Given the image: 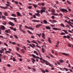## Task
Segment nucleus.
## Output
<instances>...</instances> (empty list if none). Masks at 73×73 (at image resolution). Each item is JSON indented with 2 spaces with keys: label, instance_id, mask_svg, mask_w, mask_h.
Returning <instances> with one entry per match:
<instances>
[{
  "label": "nucleus",
  "instance_id": "473e14b6",
  "mask_svg": "<svg viewBox=\"0 0 73 73\" xmlns=\"http://www.w3.org/2000/svg\"><path fill=\"white\" fill-rule=\"evenodd\" d=\"M33 6L34 8H37V5L34 4L33 5Z\"/></svg>",
  "mask_w": 73,
  "mask_h": 73
},
{
  "label": "nucleus",
  "instance_id": "7c9ffc66",
  "mask_svg": "<svg viewBox=\"0 0 73 73\" xmlns=\"http://www.w3.org/2000/svg\"><path fill=\"white\" fill-rule=\"evenodd\" d=\"M59 69L60 70H62L63 71H64V68H59Z\"/></svg>",
  "mask_w": 73,
  "mask_h": 73
},
{
  "label": "nucleus",
  "instance_id": "6e6552de",
  "mask_svg": "<svg viewBox=\"0 0 73 73\" xmlns=\"http://www.w3.org/2000/svg\"><path fill=\"white\" fill-rule=\"evenodd\" d=\"M43 61H44V62H46L45 64H46V65H48L49 64V62H48V61L47 60L46 61V60H44Z\"/></svg>",
  "mask_w": 73,
  "mask_h": 73
},
{
  "label": "nucleus",
  "instance_id": "4d7b16f0",
  "mask_svg": "<svg viewBox=\"0 0 73 73\" xmlns=\"http://www.w3.org/2000/svg\"><path fill=\"white\" fill-rule=\"evenodd\" d=\"M53 21L54 23H57V21L54 20H53Z\"/></svg>",
  "mask_w": 73,
  "mask_h": 73
},
{
  "label": "nucleus",
  "instance_id": "a878e982",
  "mask_svg": "<svg viewBox=\"0 0 73 73\" xmlns=\"http://www.w3.org/2000/svg\"><path fill=\"white\" fill-rule=\"evenodd\" d=\"M62 31H63V32H64L65 33H66V34H68V32L66 31L65 30H62Z\"/></svg>",
  "mask_w": 73,
  "mask_h": 73
},
{
  "label": "nucleus",
  "instance_id": "e2e57ef3",
  "mask_svg": "<svg viewBox=\"0 0 73 73\" xmlns=\"http://www.w3.org/2000/svg\"><path fill=\"white\" fill-rule=\"evenodd\" d=\"M13 30L14 31H16V29L13 28Z\"/></svg>",
  "mask_w": 73,
  "mask_h": 73
},
{
  "label": "nucleus",
  "instance_id": "9d476101",
  "mask_svg": "<svg viewBox=\"0 0 73 73\" xmlns=\"http://www.w3.org/2000/svg\"><path fill=\"white\" fill-rule=\"evenodd\" d=\"M32 21L33 22H36V23H39V22H40L39 21L36 20H33Z\"/></svg>",
  "mask_w": 73,
  "mask_h": 73
},
{
  "label": "nucleus",
  "instance_id": "0eeeda50",
  "mask_svg": "<svg viewBox=\"0 0 73 73\" xmlns=\"http://www.w3.org/2000/svg\"><path fill=\"white\" fill-rule=\"evenodd\" d=\"M9 25H11V26H14V24L11 22H9Z\"/></svg>",
  "mask_w": 73,
  "mask_h": 73
},
{
  "label": "nucleus",
  "instance_id": "e433bc0d",
  "mask_svg": "<svg viewBox=\"0 0 73 73\" xmlns=\"http://www.w3.org/2000/svg\"><path fill=\"white\" fill-rule=\"evenodd\" d=\"M2 18L3 19H6L5 17L3 15L2 16Z\"/></svg>",
  "mask_w": 73,
  "mask_h": 73
},
{
  "label": "nucleus",
  "instance_id": "bb28decb",
  "mask_svg": "<svg viewBox=\"0 0 73 73\" xmlns=\"http://www.w3.org/2000/svg\"><path fill=\"white\" fill-rule=\"evenodd\" d=\"M4 14L5 16H8V13H5Z\"/></svg>",
  "mask_w": 73,
  "mask_h": 73
},
{
  "label": "nucleus",
  "instance_id": "a211bd4d",
  "mask_svg": "<svg viewBox=\"0 0 73 73\" xmlns=\"http://www.w3.org/2000/svg\"><path fill=\"white\" fill-rule=\"evenodd\" d=\"M49 54V56H50V57H52V58H54V56H53V55H52V54Z\"/></svg>",
  "mask_w": 73,
  "mask_h": 73
},
{
  "label": "nucleus",
  "instance_id": "2eb2a0df",
  "mask_svg": "<svg viewBox=\"0 0 73 73\" xmlns=\"http://www.w3.org/2000/svg\"><path fill=\"white\" fill-rule=\"evenodd\" d=\"M45 28L46 29H51V28L49 26H46Z\"/></svg>",
  "mask_w": 73,
  "mask_h": 73
},
{
  "label": "nucleus",
  "instance_id": "7ed1b4c3",
  "mask_svg": "<svg viewBox=\"0 0 73 73\" xmlns=\"http://www.w3.org/2000/svg\"><path fill=\"white\" fill-rule=\"evenodd\" d=\"M53 29H54V30H55V31H61V29H60L56 28H53Z\"/></svg>",
  "mask_w": 73,
  "mask_h": 73
},
{
  "label": "nucleus",
  "instance_id": "412c9836",
  "mask_svg": "<svg viewBox=\"0 0 73 73\" xmlns=\"http://www.w3.org/2000/svg\"><path fill=\"white\" fill-rule=\"evenodd\" d=\"M35 15H36V16H37L38 17H40V13H35Z\"/></svg>",
  "mask_w": 73,
  "mask_h": 73
},
{
  "label": "nucleus",
  "instance_id": "393cba45",
  "mask_svg": "<svg viewBox=\"0 0 73 73\" xmlns=\"http://www.w3.org/2000/svg\"><path fill=\"white\" fill-rule=\"evenodd\" d=\"M52 15H54L55 16H58V14L54 13H52Z\"/></svg>",
  "mask_w": 73,
  "mask_h": 73
},
{
  "label": "nucleus",
  "instance_id": "f8f14e48",
  "mask_svg": "<svg viewBox=\"0 0 73 73\" xmlns=\"http://www.w3.org/2000/svg\"><path fill=\"white\" fill-rule=\"evenodd\" d=\"M17 16H22V15H21V14L19 12H17Z\"/></svg>",
  "mask_w": 73,
  "mask_h": 73
},
{
  "label": "nucleus",
  "instance_id": "774afa93",
  "mask_svg": "<svg viewBox=\"0 0 73 73\" xmlns=\"http://www.w3.org/2000/svg\"><path fill=\"white\" fill-rule=\"evenodd\" d=\"M18 56H19V57H21V58L22 57L21 56V55H20L19 54H18Z\"/></svg>",
  "mask_w": 73,
  "mask_h": 73
},
{
  "label": "nucleus",
  "instance_id": "a19ab883",
  "mask_svg": "<svg viewBox=\"0 0 73 73\" xmlns=\"http://www.w3.org/2000/svg\"><path fill=\"white\" fill-rule=\"evenodd\" d=\"M51 18H52L53 19H55V17L54 16H52L51 17Z\"/></svg>",
  "mask_w": 73,
  "mask_h": 73
},
{
  "label": "nucleus",
  "instance_id": "423d86ee",
  "mask_svg": "<svg viewBox=\"0 0 73 73\" xmlns=\"http://www.w3.org/2000/svg\"><path fill=\"white\" fill-rule=\"evenodd\" d=\"M0 8H2V9H6L8 8V7H3V6H0Z\"/></svg>",
  "mask_w": 73,
  "mask_h": 73
},
{
  "label": "nucleus",
  "instance_id": "8fccbe9b",
  "mask_svg": "<svg viewBox=\"0 0 73 73\" xmlns=\"http://www.w3.org/2000/svg\"><path fill=\"white\" fill-rule=\"evenodd\" d=\"M21 52H22V53H24V49H22Z\"/></svg>",
  "mask_w": 73,
  "mask_h": 73
},
{
  "label": "nucleus",
  "instance_id": "338daca9",
  "mask_svg": "<svg viewBox=\"0 0 73 73\" xmlns=\"http://www.w3.org/2000/svg\"><path fill=\"white\" fill-rule=\"evenodd\" d=\"M42 5L43 6H44V5H45V3H42Z\"/></svg>",
  "mask_w": 73,
  "mask_h": 73
},
{
  "label": "nucleus",
  "instance_id": "37998d69",
  "mask_svg": "<svg viewBox=\"0 0 73 73\" xmlns=\"http://www.w3.org/2000/svg\"><path fill=\"white\" fill-rule=\"evenodd\" d=\"M14 37H15L16 38H18V37H17V36L16 35H14Z\"/></svg>",
  "mask_w": 73,
  "mask_h": 73
},
{
  "label": "nucleus",
  "instance_id": "f704fd0d",
  "mask_svg": "<svg viewBox=\"0 0 73 73\" xmlns=\"http://www.w3.org/2000/svg\"><path fill=\"white\" fill-rule=\"evenodd\" d=\"M67 2L68 3V4H71V3H70L69 1H67Z\"/></svg>",
  "mask_w": 73,
  "mask_h": 73
},
{
  "label": "nucleus",
  "instance_id": "4be33fe9",
  "mask_svg": "<svg viewBox=\"0 0 73 73\" xmlns=\"http://www.w3.org/2000/svg\"><path fill=\"white\" fill-rule=\"evenodd\" d=\"M42 53H44L45 52V49L44 48H42Z\"/></svg>",
  "mask_w": 73,
  "mask_h": 73
},
{
  "label": "nucleus",
  "instance_id": "49530a36",
  "mask_svg": "<svg viewBox=\"0 0 73 73\" xmlns=\"http://www.w3.org/2000/svg\"><path fill=\"white\" fill-rule=\"evenodd\" d=\"M64 69H65V70H66V71H68V70L67 69V68H64Z\"/></svg>",
  "mask_w": 73,
  "mask_h": 73
},
{
  "label": "nucleus",
  "instance_id": "2f4dec72",
  "mask_svg": "<svg viewBox=\"0 0 73 73\" xmlns=\"http://www.w3.org/2000/svg\"><path fill=\"white\" fill-rule=\"evenodd\" d=\"M61 35H66L65 33H62L60 34Z\"/></svg>",
  "mask_w": 73,
  "mask_h": 73
},
{
  "label": "nucleus",
  "instance_id": "6ab92c4d",
  "mask_svg": "<svg viewBox=\"0 0 73 73\" xmlns=\"http://www.w3.org/2000/svg\"><path fill=\"white\" fill-rule=\"evenodd\" d=\"M48 42H49L50 43H51L52 41L50 40V38H48Z\"/></svg>",
  "mask_w": 73,
  "mask_h": 73
},
{
  "label": "nucleus",
  "instance_id": "a18cd8bd",
  "mask_svg": "<svg viewBox=\"0 0 73 73\" xmlns=\"http://www.w3.org/2000/svg\"><path fill=\"white\" fill-rule=\"evenodd\" d=\"M5 53H11V52H10L9 51H5Z\"/></svg>",
  "mask_w": 73,
  "mask_h": 73
},
{
  "label": "nucleus",
  "instance_id": "6e6d98bb",
  "mask_svg": "<svg viewBox=\"0 0 73 73\" xmlns=\"http://www.w3.org/2000/svg\"><path fill=\"white\" fill-rule=\"evenodd\" d=\"M41 71L42 72H43L44 73H45V70H41Z\"/></svg>",
  "mask_w": 73,
  "mask_h": 73
},
{
  "label": "nucleus",
  "instance_id": "c756f323",
  "mask_svg": "<svg viewBox=\"0 0 73 73\" xmlns=\"http://www.w3.org/2000/svg\"><path fill=\"white\" fill-rule=\"evenodd\" d=\"M27 32H29V33H30V34H31V35H32V33L31 32V31H27Z\"/></svg>",
  "mask_w": 73,
  "mask_h": 73
},
{
  "label": "nucleus",
  "instance_id": "bf43d9fd",
  "mask_svg": "<svg viewBox=\"0 0 73 73\" xmlns=\"http://www.w3.org/2000/svg\"><path fill=\"white\" fill-rule=\"evenodd\" d=\"M45 36V34L44 33H42V37Z\"/></svg>",
  "mask_w": 73,
  "mask_h": 73
},
{
  "label": "nucleus",
  "instance_id": "cd10ccee",
  "mask_svg": "<svg viewBox=\"0 0 73 73\" xmlns=\"http://www.w3.org/2000/svg\"><path fill=\"white\" fill-rule=\"evenodd\" d=\"M42 9H44L43 10H44L45 11L46 10V8L45 7H42Z\"/></svg>",
  "mask_w": 73,
  "mask_h": 73
},
{
  "label": "nucleus",
  "instance_id": "dca6fc26",
  "mask_svg": "<svg viewBox=\"0 0 73 73\" xmlns=\"http://www.w3.org/2000/svg\"><path fill=\"white\" fill-rule=\"evenodd\" d=\"M1 29L2 30H5V27H4L3 25L1 26Z\"/></svg>",
  "mask_w": 73,
  "mask_h": 73
},
{
  "label": "nucleus",
  "instance_id": "c9c22d12",
  "mask_svg": "<svg viewBox=\"0 0 73 73\" xmlns=\"http://www.w3.org/2000/svg\"><path fill=\"white\" fill-rule=\"evenodd\" d=\"M48 65L50 66H51V67H53V65L50 63H48Z\"/></svg>",
  "mask_w": 73,
  "mask_h": 73
},
{
  "label": "nucleus",
  "instance_id": "09e8293b",
  "mask_svg": "<svg viewBox=\"0 0 73 73\" xmlns=\"http://www.w3.org/2000/svg\"><path fill=\"white\" fill-rule=\"evenodd\" d=\"M3 25H6V24H7L6 23V22H3Z\"/></svg>",
  "mask_w": 73,
  "mask_h": 73
},
{
  "label": "nucleus",
  "instance_id": "680f3d73",
  "mask_svg": "<svg viewBox=\"0 0 73 73\" xmlns=\"http://www.w3.org/2000/svg\"><path fill=\"white\" fill-rule=\"evenodd\" d=\"M22 32L23 33H25V34L26 33V32H25V31H24V30H22Z\"/></svg>",
  "mask_w": 73,
  "mask_h": 73
},
{
  "label": "nucleus",
  "instance_id": "69168bd1",
  "mask_svg": "<svg viewBox=\"0 0 73 73\" xmlns=\"http://www.w3.org/2000/svg\"><path fill=\"white\" fill-rule=\"evenodd\" d=\"M15 4H18V2H17V1H15Z\"/></svg>",
  "mask_w": 73,
  "mask_h": 73
},
{
  "label": "nucleus",
  "instance_id": "c85d7f7f",
  "mask_svg": "<svg viewBox=\"0 0 73 73\" xmlns=\"http://www.w3.org/2000/svg\"><path fill=\"white\" fill-rule=\"evenodd\" d=\"M51 12H52V13H55V10H54V9L52 10Z\"/></svg>",
  "mask_w": 73,
  "mask_h": 73
},
{
  "label": "nucleus",
  "instance_id": "4c0bfd02",
  "mask_svg": "<svg viewBox=\"0 0 73 73\" xmlns=\"http://www.w3.org/2000/svg\"><path fill=\"white\" fill-rule=\"evenodd\" d=\"M62 54L65 55L66 56H68V54H67L65 53H62Z\"/></svg>",
  "mask_w": 73,
  "mask_h": 73
},
{
  "label": "nucleus",
  "instance_id": "39448f33",
  "mask_svg": "<svg viewBox=\"0 0 73 73\" xmlns=\"http://www.w3.org/2000/svg\"><path fill=\"white\" fill-rule=\"evenodd\" d=\"M29 46H31L32 48H35V47H36V46H35V44H33V46L31 44H29Z\"/></svg>",
  "mask_w": 73,
  "mask_h": 73
},
{
  "label": "nucleus",
  "instance_id": "5701e85b",
  "mask_svg": "<svg viewBox=\"0 0 73 73\" xmlns=\"http://www.w3.org/2000/svg\"><path fill=\"white\" fill-rule=\"evenodd\" d=\"M28 29L31 30H34V29L32 28V27H29Z\"/></svg>",
  "mask_w": 73,
  "mask_h": 73
},
{
  "label": "nucleus",
  "instance_id": "de8ad7c7",
  "mask_svg": "<svg viewBox=\"0 0 73 73\" xmlns=\"http://www.w3.org/2000/svg\"><path fill=\"white\" fill-rule=\"evenodd\" d=\"M19 29H21V27H22V25H19Z\"/></svg>",
  "mask_w": 73,
  "mask_h": 73
},
{
  "label": "nucleus",
  "instance_id": "1a4fd4ad",
  "mask_svg": "<svg viewBox=\"0 0 73 73\" xmlns=\"http://www.w3.org/2000/svg\"><path fill=\"white\" fill-rule=\"evenodd\" d=\"M41 24H39L38 25H37L35 27L37 28H40V27H41Z\"/></svg>",
  "mask_w": 73,
  "mask_h": 73
},
{
  "label": "nucleus",
  "instance_id": "f03ea898",
  "mask_svg": "<svg viewBox=\"0 0 73 73\" xmlns=\"http://www.w3.org/2000/svg\"><path fill=\"white\" fill-rule=\"evenodd\" d=\"M10 20H14L15 22H17V20H16V18H15L11 17L10 18Z\"/></svg>",
  "mask_w": 73,
  "mask_h": 73
},
{
  "label": "nucleus",
  "instance_id": "72a5a7b5",
  "mask_svg": "<svg viewBox=\"0 0 73 73\" xmlns=\"http://www.w3.org/2000/svg\"><path fill=\"white\" fill-rule=\"evenodd\" d=\"M33 42H34V43H35V44H37V43L36 42L35 40H33Z\"/></svg>",
  "mask_w": 73,
  "mask_h": 73
},
{
  "label": "nucleus",
  "instance_id": "9b49d317",
  "mask_svg": "<svg viewBox=\"0 0 73 73\" xmlns=\"http://www.w3.org/2000/svg\"><path fill=\"white\" fill-rule=\"evenodd\" d=\"M43 12H45V10H44L43 9H42L40 10L41 14H42V13H43Z\"/></svg>",
  "mask_w": 73,
  "mask_h": 73
},
{
  "label": "nucleus",
  "instance_id": "b1692460",
  "mask_svg": "<svg viewBox=\"0 0 73 73\" xmlns=\"http://www.w3.org/2000/svg\"><path fill=\"white\" fill-rule=\"evenodd\" d=\"M59 61L60 63H63L64 62V60L62 59L59 60Z\"/></svg>",
  "mask_w": 73,
  "mask_h": 73
},
{
  "label": "nucleus",
  "instance_id": "864d4df0",
  "mask_svg": "<svg viewBox=\"0 0 73 73\" xmlns=\"http://www.w3.org/2000/svg\"><path fill=\"white\" fill-rule=\"evenodd\" d=\"M65 27H67V28H69V25H67L66 26H65Z\"/></svg>",
  "mask_w": 73,
  "mask_h": 73
},
{
  "label": "nucleus",
  "instance_id": "5fc2aeb1",
  "mask_svg": "<svg viewBox=\"0 0 73 73\" xmlns=\"http://www.w3.org/2000/svg\"><path fill=\"white\" fill-rule=\"evenodd\" d=\"M12 44L13 45H16V43H15V42H12Z\"/></svg>",
  "mask_w": 73,
  "mask_h": 73
},
{
  "label": "nucleus",
  "instance_id": "f3484780",
  "mask_svg": "<svg viewBox=\"0 0 73 73\" xmlns=\"http://www.w3.org/2000/svg\"><path fill=\"white\" fill-rule=\"evenodd\" d=\"M11 16H13V17H16V15L14 13H13L12 14H11Z\"/></svg>",
  "mask_w": 73,
  "mask_h": 73
},
{
  "label": "nucleus",
  "instance_id": "052dcab7",
  "mask_svg": "<svg viewBox=\"0 0 73 73\" xmlns=\"http://www.w3.org/2000/svg\"><path fill=\"white\" fill-rule=\"evenodd\" d=\"M63 37L64 38H67V36H63Z\"/></svg>",
  "mask_w": 73,
  "mask_h": 73
},
{
  "label": "nucleus",
  "instance_id": "c03bdc74",
  "mask_svg": "<svg viewBox=\"0 0 73 73\" xmlns=\"http://www.w3.org/2000/svg\"><path fill=\"white\" fill-rule=\"evenodd\" d=\"M32 7L31 6H29L28 7L29 9H31L32 8Z\"/></svg>",
  "mask_w": 73,
  "mask_h": 73
},
{
  "label": "nucleus",
  "instance_id": "603ef678",
  "mask_svg": "<svg viewBox=\"0 0 73 73\" xmlns=\"http://www.w3.org/2000/svg\"><path fill=\"white\" fill-rule=\"evenodd\" d=\"M16 49L17 50V51H19V47H16Z\"/></svg>",
  "mask_w": 73,
  "mask_h": 73
},
{
  "label": "nucleus",
  "instance_id": "79ce46f5",
  "mask_svg": "<svg viewBox=\"0 0 73 73\" xmlns=\"http://www.w3.org/2000/svg\"><path fill=\"white\" fill-rule=\"evenodd\" d=\"M4 45H5L6 46H8V44L6 43H4Z\"/></svg>",
  "mask_w": 73,
  "mask_h": 73
},
{
  "label": "nucleus",
  "instance_id": "ea45409f",
  "mask_svg": "<svg viewBox=\"0 0 73 73\" xmlns=\"http://www.w3.org/2000/svg\"><path fill=\"white\" fill-rule=\"evenodd\" d=\"M13 61H16V59H15V58L14 57L13 58Z\"/></svg>",
  "mask_w": 73,
  "mask_h": 73
},
{
  "label": "nucleus",
  "instance_id": "0e129e2a",
  "mask_svg": "<svg viewBox=\"0 0 73 73\" xmlns=\"http://www.w3.org/2000/svg\"><path fill=\"white\" fill-rule=\"evenodd\" d=\"M32 56H33V57H34L35 58L36 57V56H35V55H34V54H33V55H32Z\"/></svg>",
  "mask_w": 73,
  "mask_h": 73
},
{
  "label": "nucleus",
  "instance_id": "13d9d810",
  "mask_svg": "<svg viewBox=\"0 0 73 73\" xmlns=\"http://www.w3.org/2000/svg\"><path fill=\"white\" fill-rule=\"evenodd\" d=\"M36 35H38V36L39 37H41V36H40V35L39 34H36Z\"/></svg>",
  "mask_w": 73,
  "mask_h": 73
},
{
  "label": "nucleus",
  "instance_id": "20e7f679",
  "mask_svg": "<svg viewBox=\"0 0 73 73\" xmlns=\"http://www.w3.org/2000/svg\"><path fill=\"white\" fill-rule=\"evenodd\" d=\"M5 32L6 33H11V30L10 29H8L7 30H6L5 31Z\"/></svg>",
  "mask_w": 73,
  "mask_h": 73
},
{
  "label": "nucleus",
  "instance_id": "aec40b11",
  "mask_svg": "<svg viewBox=\"0 0 73 73\" xmlns=\"http://www.w3.org/2000/svg\"><path fill=\"white\" fill-rule=\"evenodd\" d=\"M43 22L44 23L46 24H47L48 23V22L46 20H44Z\"/></svg>",
  "mask_w": 73,
  "mask_h": 73
},
{
  "label": "nucleus",
  "instance_id": "4468645a",
  "mask_svg": "<svg viewBox=\"0 0 73 73\" xmlns=\"http://www.w3.org/2000/svg\"><path fill=\"white\" fill-rule=\"evenodd\" d=\"M4 52V49L1 48V50H0V53H3Z\"/></svg>",
  "mask_w": 73,
  "mask_h": 73
},
{
  "label": "nucleus",
  "instance_id": "f257e3e1",
  "mask_svg": "<svg viewBox=\"0 0 73 73\" xmlns=\"http://www.w3.org/2000/svg\"><path fill=\"white\" fill-rule=\"evenodd\" d=\"M60 11H61L62 12H68V11L66 9H61Z\"/></svg>",
  "mask_w": 73,
  "mask_h": 73
},
{
  "label": "nucleus",
  "instance_id": "ddd939ff",
  "mask_svg": "<svg viewBox=\"0 0 73 73\" xmlns=\"http://www.w3.org/2000/svg\"><path fill=\"white\" fill-rule=\"evenodd\" d=\"M40 60H41V62H42V64H44V63H43V62H44V60H44V59H43V58H40Z\"/></svg>",
  "mask_w": 73,
  "mask_h": 73
},
{
  "label": "nucleus",
  "instance_id": "3c124183",
  "mask_svg": "<svg viewBox=\"0 0 73 73\" xmlns=\"http://www.w3.org/2000/svg\"><path fill=\"white\" fill-rule=\"evenodd\" d=\"M65 18H66V19H70L69 18L67 17L66 16H64V17Z\"/></svg>",
  "mask_w": 73,
  "mask_h": 73
},
{
  "label": "nucleus",
  "instance_id": "58836bf2",
  "mask_svg": "<svg viewBox=\"0 0 73 73\" xmlns=\"http://www.w3.org/2000/svg\"><path fill=\"white\" fill-rule=\"evenodd\" d=\"M60 25L61 27H64V25L62 23Z\"/></svg>",
  "mask_w": 73,
  "mask_h": 73
}]
</instances>
